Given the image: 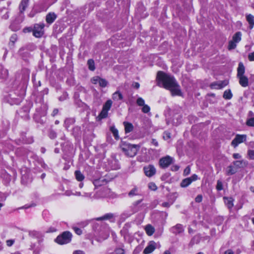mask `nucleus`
<instances>
[{"label":"nucleus","instance_id":"1","mask_svg":"<svg viewBox=\"0 0 254 254\" xmlns=\"http://www.w3.org/2000/svg\"><path fill=\"white\" fill-rule=\"evenodd\" d=\"M156 79L158 85L169 90L172 96H182L180 86L174 76L159 71Z\"/></svg>","mask_w":254,"mask_h":254},{"label":"nucleus","instance_id":"2","mask_svg":"<svg viewBox=\"0 0 254 254\" xmlns=\"http://www.w3.org/2000/svg\"><path fill=\"white\" fill-rule=\"evenodd\" d=\"M139 147L135 144L124 143L122 145L121 148L125 155L129 157L135 156L139 149Z\"/></svg>","mask_w":254,"mask_h":254},{"label":"nucleus","instance_id":"3","mask_svg":"<svg viewBox=\"0 0 254 254\" xmlns=\"http://www.w3.org/2000/svg\"><path fill=\"white\" fill-rule=\"evenodd\" d=\"M72 234L68 231L64 232L58 236L55 240L56 243L60 245H64L69 243L71 240Z\"/></svg>","mask_w":254,"mask_h":254},{"label":"nucleus","instance_id":"4","mask_svg":"<svg viewBox=\"0 0 254 254\" xmlns=\"http://www.w3.org/2000/svg\"><path fill=\"white\" fill-rule=\"evenodd\" d=\"M241 32H237L233 35L232 40L229 42L228 49L229 50L234 49L236 47L237 44L241 40Z\"/></svg>","mask_w":254,"mask_h":254},{"label":"nucleus","instance_id":"5","mask_svg":"<svg viewBox=\"0 0 254 254\" xmlns=\"http://www.w3.org/2000/svg\"><path fill=\"white\" fill-rule=\"evenodd\" d=\"M247 135L246 134H236L231 142V145L236 148L239 144L245 142L247 140Z\"/></svg>","mask_w":254,"mask_h":254},{"label":"nucleus","instance_id":"6","mask_svg":"<svg viewBox=\"0 0 254 254\" xmlns=\"http://www.w3.org/2000/svg\"><path fill=\"white\" fill-rule=\"evenodd\" d=\"M45 25L44 23L36 24L34 25L33 30V34L37 38L42 37L44 34V27Z\"/></svg>","mask_w":254,"mask_h":254},{"label":"nucleus","instance_id":"7","mask_svg":"<svg viewBox=\"0 0 254 254\" xmlns=\"http://www.w3.org/2000/svg\"><path fill=\"white\" fill-rule=\"evenodd\" d=\"M173 158L169 156H166L159 160V165L162 168H166L173 162Z\"/></svg>","mask_w":254,"mask_h":254},{"label":"nucleus","instance_id":"8","mask_svg":"<svg viewBox=\"0 0 254 254\" xmlns=\"http://www.w3.org/2000/svg\"><path fill=\"white\" fill-rule=\"evenodd\" d=\"M198 177L196 175L193 174L190 177L186 178L182 180L181 183V187L186 188L189 186L193 181L197 180Z\"/></svg>","mask_w":254,"mask_h":254},{"label":"nucleus","instance_id":"9","mask_svg":"<svg viewBox=\"0 0 254 254\" xmlns=\"http://www.w3.org/2000/svg\"><path fill=\"white\" fill-rule=\"evenodd\" d=\"M143 170L145 175L148 177L153 176L156 173V169L152 165L144 167Z\"/></svg>","mask_w":254,"mask_h":254},{"label":"nucleus","instance_id":"10","mask_svg":"<svg viewBox=\"0 0 254 254\" xmlns=\"http://www.w3.org/2000/svg\"><path fill=\"white\" fill-rule=\"evenodd\" d=\"M228 84L227 80L219 81L212 83L210 87L211 89H220L226 86Z\"/></svg>","mask_w":254,"mask_h":254},{"label":"nucleus","instance_id":"11","mask_svg":"<svg viewBox=\"0 0 254 254\" xmlns=\"http://www.w3.org/2000/svg\"><path fill=\"white\" fill-rule=\"evenodd\" d=\"M108 166L109 168L112 170H117L120 168L118 161L114 158H112L108 160Z\"/></svg>","mask_w":254,"mask_h":254},{"label":"nucleus","instance_id":"12","mask_svg":"<svg viewBox=\"0 0 254 254\" xmlns=\"http://www.w3.org/2000/svg\"><path fill=\"white\" fill-rule=\"evenodd\" d=\"M142 201V199L137 200L135 201L132 205L130 207V210L127 214V216H129L132 214L135 213L139 210L138 205Z\"/></svg>","mask_w":254,"mask_h":254},{"label":"nucleus","instance_id":"13","mask_svg":"<svg viewBox=\"0 0 254 254\" xmlns=\"http://www.w3.org/2000/svg\"><path fill=\"white\" fill-rule=\"evenodd\" d=\"M156 244L154 241L149 242L148 245L145 248L143 251L144 254H149L151 253L156 248Z\"/></svg>","mask_w":254,"mask_h":254},{"label":"nucleus","instance_id":"14","mask_svg":"<svg viewBox=\"0 0 254 254\" xmlns=\"http://www.w3.org/2000/svg\"><path fill=\"white\" fill-rule=\"evenodd\" d=\"M8 72L1 65H0V82L5 80L8 77Z\"/></svg>","mask_w":254,"mask_h":254},{"label":"nucleus","instance_id":"15","mask_svg":"<svg viewBox=\"0 0 254 254\" xmlns=\"http://www.w3.org/2000/svg\"><path fill=\"white\" fill-rule=\"evenodd\" d=\"M233 164L237 169L238 168L246 167L248 165V162L244 160H241L234 161Z\"/></svg>","mask_w":254,"mask_h":254},{"label":"nucleus","instance_id":"16","mask_svg":"<svg viewBox=\"0 0 254 254\" xmlns=\"http://www.w3.org/2000/svg\"><path fill=\"white\" fill-rule=\"evenodd\" d=\"M172 232L175 234H180L184 231L182 225L178 224L172 228Z\"/></svg>","mask_w":254,"mask_h":254},{"label":"nucleus","instance_id":"17","mask_svg":"<svg viewBox=\"0 0 254 254\" xmlns=\"http://www.w3.org/2000/svg\"><path fill=\"white\" fill-rule=\"evenodd\" d=\"M238 78L239 79V83L242 87H246L249 85V79L245 75Z\"/></svg>","mask_w":254,"mask_h":254},{"label":"nucleus","instance_id":"18","mask_svg":"<svg viewBox=\"0 0 254 254\" xmlns=\"http://www.w3.org/2000/svg\"><path fill=\"white\" fill-rule=\"evenodd\" d=\"M237 172V169L236 167L232 165L228 166L225 170L226 174L227 176H231L235 174Z\"/></svg>","mask_w":254,"mask_h":254},{"label":"nucleus","instance_id":"19","mask_svg":"<svg viewBox=\"0 0 254 254\" xmlns=\"http://www.w3.org/2000/svg\"><path fill=\"white\" fill-rule=\"evenodd\" d=\"M57 18L56 14L54 12H50L46 16V20L48 23H52Z\"/></svg>","mask_w":254,"mask_h":254},{"label":"nucleus","instance_id":"20","mask_svg":"<svg viewBox=\"0 0 254 254\" xmlns=\"http://www.w3.org/2000/svg\"><path fill=\"white\" fill-rule=\"evenodd\" d=\"M245 72V66L242 63H240L237 68V77L241 76H244Z\"/></svg>","mask_w":254,"mask_h":254},{"label":"nucleus","instance_id":"21","mask_svg":"<svg viewBox=\"0 0 254 254\" xmlns=\"http://www.w3.org/2000/svg\"><path fill=\"white\" fill-rule=\"evenodd\" d=\"M223 199H224L225 203L227 205V207L229 209H231L234 205V204H233L234 199L231 197H224Z\"/></svg>","mask_w":254,"mask_h":254},{"label":"nucleus","instance_id":"22","mask_svg":"<svg viewBox=\"0 0 254 254\" xmlns=\"http://www.w3.org/2000/svg\"><path fill=\"white\" fill-rule=\"evenodd\" d=\"M246 19L250 25V29H253L254 26V16L251 14H249L246 15Z\"/></svg>","mask_w":254,"mask_h":254},{"label":"nucleus","instance_id":"23","mask_svg":"<svg viewBox=\"0 0 254 254\" xmlns=\"http://www.w3.org/2000/svg\"><path fill=\"white\" fill-rule=\"evenodd\" d=\"M106 183V181L105 179L102 178H99V179L95 180L93 181V184L96 187L104 185Z\"/></svg>","mask_w":254,"mask_h":254},{"label":"nucleus","instance_id":"24","mask_svg":"<svg viewBox=\"0 0 254 254\" xmlns=\"http://www.w3.org/2000/svg\"><path fill=\"white\" fill-rule=\"evenodd\" d=\"M124 125L125 126L126 133H129L133 130V127L132 124L127 122H124Z\"/></svg>","mask_w":254,"mask_h":254},{"label":"nucleus","instance_id":"25","mask_svg":"<svg viewBox=\"0 0 254 254\" xmlns=\"http://www.w3.org/2000/svg\"><path fill=\"white\" fill-rule=\"evenodd\" d=\"M28 0H22L19 5L20 12H23L28 5Z\"/></svg>","mask_w":254,"mask_h":254},{"label":"nucleus","instance_id":"26","mask_svg":"<svg viewBox=\"0 0 254 254\" xmlns=\"http://www.w3.org/2000/svg\"><path fill=\"white\" fill-rule=\"evenodd\" d=\"M112 98L115 101H119L123 99V97L121 93L117 91L113 94Z\"/></svg>","mask_w":254,"mask_h":254},{"label":"nucleus","instance_id":"27","mask_svg":"<svg viewBox=\"0 0 254 254\" xmlns=\"http://www.w3.org/2000/svg\"><path fill=\"white\" fill-rule=\"evenodd\" d=\"M146 233L149 236H151L154 232V228L150 225H147L145 228Z\"/></svg>","mask_w":254,"mask_h":254},{"label":"nucleus","instance_id":"28","mask_svg":"<svg viewBox=\"0 0 254 254\" xmlns=\"http://www.w3.org/2000/svg\"><path fill=\"white\" fill-rule=\"evenodd\" d=\"M74 174L75 178L78 181L81 182L84 179V175L80 171H76Z\"/></svg>","mask_w":254,"mask_h":254},{"label":"nucleus","instance_id":"29","mask_svg":"<svg viewBox=\"0 0 254 254\" xmlns=\"http://www.w3.org/2000/svg\"><path fill=\"white\" fill-rule=\"evenodd\" d=\"M114 217V215L112 213H107L104 215V216L98 217L96 219L97 220H108L113 218Z\"/></svg>","mask_w":254,"mask_h":254},{"label":"nucleus","instance_id":"30","mask_svg":"<svg viewBox=\"0 0 254 254\" xmlns=\"http://www.w3.org/2000/svg\"><path fill=\"white\" fill-rule=\"evenodd\" d=\"M232 97V94L230 90L225 91L223 94V98L225 99L229 100Z\"/></svg>","mask_w":254,"mask_h":254},{"label":"nucleus","instance_id":"31","mask_svg":"<svg viewBox=\"0 0 254 254\" xmlns=\"http://www.w3.org/2000/svg\"><path fill=\"white\" fill-rule=\"evenodd\" d=\"M112 104V101L111 100H109L107 101L105 104L103 105V109L108 111L110 109Z\"/></svg>","mask_w":254,"mask_h":254},{"label":"nucleus","instance_id":"32","mask_svg":"<svg viewBox=\"0 0 254 254\" xmlns=\"http://www.w3.org/2000/svg\"><path fill=\"white\" fill-rule=\"evenodd\" d=\"M87 64L88 65L89 69L90 70L93 71L95 69V67L94 65V62L93 60L90 59L88 61Z\"/></svg>","mask_w":254,"mask_h":254},{"label":"nucleus","instance_id":"33","mask_svg":"<svg viewBox=\"0 0 254 254\" xmlns=\"http://www.w3.org/2000/svg\"><path fill=\"white\" fill-rule=\"evenodd\" d=\"M111 131H112V133L113 134V135L115 137V139L117 140L119 139V136L118 134V130H117V129L114 127H111Z\"/></svg>","mask_w":254,"mask_h":254},{"label":"nucleus","instance_id":"34","mask_svg":"<svg viewBox=\"0 0 254 254\" xmlns=\"http://www.w3.org/2000/svg\"><path fill=\"white\" fill-rule=\"evenodd\" d=\"M98 84H99L100 86L102 87H105L107 85L108 81L105 79L100 78Z\"/></svg>","mask_w":254,"mask_h":254},{"label":"nucleus","instance_id":"35","mask_svg":"<svg viewBox=\"0 0 254 254\" xmlns=\"http://www.w3.org/2000/svg\"><path fill=\"white\" fill-rule=\"evenodd\" d=\"M108 111L102 109V111L99 115V117L100 119L105 118L107 117L108 115Z\"/></svg>","mask_w":254,"mask_h":254},{"label":"nucleus","instance_id":"36","mask_svg":"<svg viewBox=\"0 0 254 254\" xmlns=\"http://www.w3.org/2000/svg\"><path fill=\"white\" fill-rule=\"evenodd\" d=\"M246 125L249 127H254V117L248 119L246 122Z\"/></svg>","mask_w":254,"mask_h":254},{"label":"nucleus","instance_id":"37","mask_svg":"<svg viewBox=\"0 0 254 254\" xmlns=\"http://www.w3.org/2000/svg\"><path fill=\"white\" fill-rule=\"evenodd\" d=\"M138 194L137 189L136 188H133L128 193V195L132 196L133 195H136Z\"/></svg>","mask_w":254,"mask_h":254},{"label":"nucleus","instance_id":"38","mask_svg":"<svg viewBox=\"0 0 254 254\" xmlns=\"http://www.w3.org/2000/svg\"><path fill=\"white\" fill-rule=\"evenodd\" d=\"M136 104L139 106H143L145 105V101L141 97H139L136 100Z\"/></svg>","mask_w":254,"mask_h":254},{"label":"nucleus","instance_id":"39","mask_svg":"<svg viewBox=\"0 0 254 254\" xmlns=\"http://www.w3.org/2000/svg\"><path fill=\"white\" fill-rule=\"evenodd\" d=\"M247 154L250 159L254 160V150H249Z\"/></svg>","mask_w":254,"mask_h":254},{"label":"nucleus","instance_id":"40","mask_svg":"<svg viewBox=\"0 0 254 254\" xmlns=\"http://www.w3.org/2000/svg\"><path fill=\"white\" fill-rule=\"evenodd\" d=\"M103 191L104 193L102 195V197H107L109 196V193L110 192V190L107 188H103Z\"/></svg>","mask_w":254,"mask_h":254},{"label":"nucleus","instance_id":"41","mask_svg":"<svg viewBox=\"0 0 254 254\" xmlns=\"http://www.w3.org/2000/svg\"><path fill=\"white\" fill-rule=\"evenodd\" d=\"M150 110V108L149 106L145 104L143 106V107L142 108V112L144 113H148L149 112Z\"/></svg>","mask_w":254,"mask_h":254},{"label":"nucleus","instance_id":"42","mask_svg":"<svg viewBox=\"0 0 254 254\" xmlns=\"http://www.w3.org/2000/svg\"><path fill=\"white\" fill-rule=\"evenodd\" d=\"M100 79V77L98 76H94L91 79V82L94 84H98Z\"/></svg>","mask_w":254,"mask_h":254},{"label":"nucleus","instance_id":"43","mask_svg":"<svg viewBox=\"0 0 254 254\" xmlns=\"http://www.w3.org/2000/svg\"><path fill=\"white\" fill-rule=\"evenodd\" d=\"M149 188L152 190H156L157 189V187L154 183H150L148 184Z\"/></svg>","mask_w":254,"mask_h":254},{"label":"nucleus","instance_id":"44","mask_svg":"<svg viewBox=\"0 0 254 254\" xmlns=\"http://www.w3.org/2000/svg\"><path fill=\"white\" fill-rule=\"evenodd\" d=\"M190 166L187 167L184 171L183 174L184 176H188L190 174Z\"/></svg>","mask_w":254,"mask_h":254},{"label":"nucleus","instance_id":"45","mask_svg":"<svg viewBox=\"0 0 254 254\" xmlns=\"http://www.w3.org/2000/svg\"><path fill=\"white\" fill-rule=\"evenodd\" d=\"M216 189L218 190H221L223 189V185L221 182L218 181L217 183Z\"/></svg>","mask_w":254,"mask_h":254},{"label":"nucleus","instance_id":"46","mask_svg":"<svg viewBox=\"0 0 254 254\" xmlns=\"http://www.w3.org/2000/svg\"><path fill=\"white\" fill-rule=\"evenodd\" d=\"M163 138L165 140L170 139L171 138V133L168 131H165L164 133Z\"/></svg>","mask_w":254,"mask_h":254},{"label":"nucleus","instance_id":"47","mask_svg":"<svg viewBox=\"0 0 254 254\" xmlns=\"http://www.w3.org/2000/svg\"><path fill=\"white\" fill-rule=\"evenodd\" d=\"M73 229L75 231V232L78 235H80L82 234V230L77 227H73Z\"/></svg>","mask_w":254,"mask_h":254},{"label":"nucleus","instance_id":"48","mask_svg":"<svg viewBox=\"0 0 254 254\" xmlns=\"http://www.w3.org/2000/svg\"><path fill=\"white\" fill-rule=\"evenodd\" d=\"M202 200V196L201 194L198 195L195 199L196 202H200Z\"/></svg>","mask_w":254,"mask_h":254},{"label":"nucleus","instance_id":"49","mask_svg":"<svg viewBox=\"0 0 254 254\" xmlns=\"http://www.w3.org/2000/svg\"><path fill=\"white\" fill-rule=\"evenodd\" d=\"M248 59L250 61H254V52L249 54Z\"/></svg>","mask_w":254,"mask_h":254},{"label":"nucleus","instance_id":"50","mask_svg":"<svg viewBox=\"0 0 254 254\" xmlns=\"http://www.w3.org/2000/svg\"><path fill=\"white\" fill-rule=\"evenodd\" d=\"M233 157L234 159H241L242 158V156L239 153H234L233 154Z\"/></svg>","mask_w":254,"mask_h":254},{"label":"nucleus","instance_id":"51","mask_svg":"<svg viewBox=\"0 0 254 254\" xmlns=\"http://www.w3.org/2000/svg\"><path fill=\"white\" fill-rule=\"evenodd\" d=\"M6 243L7 246H8V247H10L13 244L14 240H8L6 241Z\"/></svg>","mask_w":254,"mask_h":254},{"label":"nucleus","instance_id":"52","mask_svg":"<svg viewBox=\"0 0 254 254\" xmlns=\"http://www.w3.org/2000/svg\"><path fill=\"white\" fill-rule=\"evenodd\" d=\"M179 169V166L178 165H173L171 167V170L173 171H177Z\"/></svg>","mask_w":254,"mask_h":254},{"label":"nucleus","instance_id":"53","mask_svg":"<svg viewBox=\"0 0 254 254\" xmlns=\"http://www.w3.org/2000/svg\"><path fill=\"white\" fill-rule=\"evenodd\" d=\"M73 254H85L84 252L81 250L74 251Z\"/></svg>","mask_w":254,"mask_h":254},{"label":"nucleus","instance_id":"54","mask_svg":"<svg viewBox=\"0 0 254 254\" xmlns=\"http://www.w3.org/2000/svg\"><path fill=\"white\" fill-rule=\"evenodd\" d=\"M151 143L152 144H153L155 146H158V141L155 139H152L151 140Z\"/></svg>","mask_w":254,"mask_h":254},{"label":"nucleus","instance_id":"55","mask_svg":"<svg viewBox=\"0 0 254 254\" xmlns=\"http://www.w3.org/2000/svg\"><path fill=\"white\" fill-rule=\"evenodd\" d=\"M116 252L119 254H124V250L122 249H119L116 250Z\"/></svg>","mask_w":254,"mask_h":254},{"label":"nucleus","instance_id":"56","mask_svg":"<svg viewBox=\"0 0 254 254\" xmlns=\"http://www.w3.org/2000/svg\"><path fill=\"white\" fill-rule=\"evenodd\" d=\"M162 206L163 207H169L171 205V204H170L169 202H163L162 204Z\"/></svg>","mask_w":254,"mask_h":254},{"label":"nucleus","instance_id":"57","mask_svg":"<svg viewBox=\"0 0 254 254\" xmlns=\"http://www.w3.org/2000/svg\"><path fill=\"white\" fill-rule=\"evenodd\" d=\"M224 254H234V253L231 250H228L225 251Z\"/></svg>","mask_w":254,"mask_h":254},{"label":"nucleus","instance_id":"58","mask_svg":"<svg viewBox=\"0 0 254 254\" xmlns=\"http://www.w3.org/2000/svg\"><path fill=\"white\" fill-rule=\"evenodd\" d=\"M133 86L134 88L138 89L139 88L140 85L138 82H135L133 84Z\"/></svg>","mask_w":254,"mask_h":254},{"label":"nucleus","instance_id":"59","mask_svg":"<svg viewBox=\"0 0 254 254\" xmlns=\"http://www.w3.org/2000/svg\"><path fill=\"white\" fill-rule=\"evenodd\" d=\"M31 31H32V29H31V28H24V29H23V31H24V32H31Z\"/></svg>","mask_w":254,"mask_h":254},{"label":"nucleus","instance_id":"60","mask_svg":"<svg viewBox=\"0 0 254 254\" xmlns=\"http://www.w3.org/2000/svg\"><path fill=\"white\" fill-rule=\"evenodd\" d=\"M10 28L11 29L13 30V31H17V30L19 29V28H14L13 27V24H12L11 25H10Z\"/></svg>","mask_w":254,"mask_h":254},{"label":"nucleus","instance_id":"61","mask_svg":"<svg viewBox=\"0 0 254 254\" xmlns=\"http://www.w3.org/2000/svg\"><path fill=\"white\" fill-rule=\"evenodd\" d=\"M58 113V110L57 109H55L54 110L53 112V116H55L56 115H57Z\"/></svg>","mask_w":254,"mask_h":254},{"label":"nucleus","instance_id":"62","mask_svg":"<svg viewBox=\"0 0 254 254\" xmlns=\"http://www.w3.org/2000/svg\"><path fill=\"white\" fill-rule=\"evenodd\" d=\"M16 39V35H13L11 37V41L14 42V40Z\"/></svg>","mask_w":254,"mask_h":254},{"label":"nucleus","instance_id":"63","mask_svg":"<svg viewBox=\"0 0 254 254\" xmlns=\"http://www.w3.org/2000/svg\"><path fill=\"white\" fill-rule=\"evenodd\" d=\"M72 193H71V192L70 191H66L65 192V194H66V195H71V194H73Z\"/></svg>","mask_w":254,"mask_h":254},{"label":"nucleus","instance_id":"64","mask_svg":"<svg viewBox=\"0 0 254 254\" xmlns=\"http://www.w3.org/2000/svg\"><path fill=\"white\" fill-rule=\"evenodd\" d=\"M163 254H171L169 251H166Z\"/></svg>","mask_w":254,"mask_h":254}]
</instances>
